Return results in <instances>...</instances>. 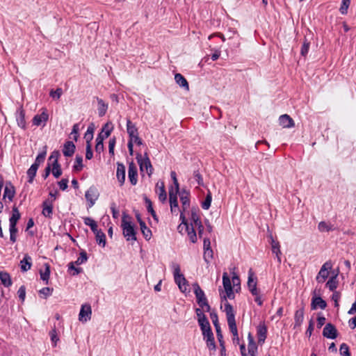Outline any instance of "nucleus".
Here are the masks:
<instances>
[{
  "instance_id": "obj_36",
  "label": "nucleus",
  "mask_w": 356,
  "mask_h": 356,
  "mask_svg": "<svg viewBox=\"0 0 356 356\" xmlns=\"http://www.w3.org/2000/svg\"><path fill=\"white\" fill-rule=\"evenodd\" d=\"M95 127L94 124L92 123L88 127V129L84 135V138L86 140V145H91L90 142L93 138V133H94Z\"/></svg>"
},
{
  "instance_id": "obj_28",
  "label": "nucleus",
  "mask_w": 356,
  "mask_h": 356,
  "mask_svg": "<svg viewBox=\"0 0 356 356\" xmlns=\"http://www.w3.org/2000/svg\"><path fill=\"white\" fill-rule=\"evenodd\" d=\"M175 80L180 87L184 88L186 90H189L188 83L182 74L179 73L175 74Z\"/></svg>"
},
{
  "instance_id": "obj_6",
  "label": "nucleus",
  "mask_w": 356,
  "mask_h": 356,
  "mask_svg": "<svg viewBox=\"0 0 356 356\" xmlns=\"http://www.w3.org/2000/svg\"><path fill=\"white\" fill-rule=\"evenodd\" d=\"M248 287L252 295H257V292H260L259 289H257V277L255 275L253 270L250 268L248 270Z\"/></svg>"
},
{
  "instance_id": "obj_47",
  "label": "nucleus",
  "mask_w": 356,
  "mask_h": 356,
  "mask_svg": "<svg viewBox=\"0 0 356 356\" xmlns=\"http://www.w3.org/2000/svg\"><path fill=\"white\" fill-rule=\"evenodd\" d=\"M318 230L321 232H330L334 229L332 225L327 224L324 221H321L318 225Z\"/></svg>"
},
{
  "instance_id": "obj_39",
  "label": "nucleus",
  "mask_w": 356,
  "mask_h": 356,
  "mask_svg": "<svg viewBox=\"0 0 356 356\" xmlns=\"http://www.w3.org/2000/svg\"><path fill=\"white\" fill-rule=\"evenodd\" d=\"M191 243H195L197 241V234L194 229L193 223H191V226H188V229H186Z\"/></svg>"
},
{
  "instance_id": "obj_54",
  "label": "nucleus",
  "mask_w": 356,
  "mask_h": 356,
  "mask_svg": "<svg viewBox=\"0 0 356 356\" xmlns=\"http://www.w3.org/2000/svg\"><path fill=\"white\" fill-rule=\"evenodd\" d=\"M49 336L54 346H56L57 341H59V338L58 337L57 331L55 327L49 332Z\"/></svg>"
},
{
  "instance_id": "obj_63",
  "label": "nucleus",
  "mask_w": 356,
  "mask_h": 356,
  "mask_svg": "<svg viewBox=\"0 0 356 356\" xmlns=\"http://www.w3.org/2000/svg\"><path fill=\"white\" fill-rule=\"evenodd\" d=\"M63 93V90L61 88H58L56 90H51L50 92V96L55 99H59Z\"/></svg>"
},
{
  "instance_id": "obj_56",
  "label": "nucleus",
  "mask_w": 356,
  "mask_h": 356,
  "mask_svg": "<svg viewBox=\"0 0 356 356\" xmlns=\"http://www.w3.org/2000/svg\"><path fill=\"white\" fill-rule=\"evenodd\" d=\"M195 314L197 317V321L202 322V318H204L205 321L208 320L206 315L204 314L202 308H196L195 309Z\"/></svg>"
},
{
  "instance_id": "obj_32",
  "label": "nucleus",
  "mask_w": 356,
  "mask_h": 356,
  "mask_svg": "<svg viewBox=\"0 0 356 356\" xmlns=\"http://www.w3.org/2000/svg\"><path fill=\"white\" fill-rule=\"evenodd\" d=\"M10 186L6 184L4 190L3 198L8 197L10 201H12L15 194V191L14 186L9 183Z\"/></svg>"
},
{
  "instance_id": "obj_58",
  "label": "nucleus",
  "mask_w": 356,
  "mask_h": 356,
  "mask_svg": "<svg viewBox=\"0 0 356 356\" xmlns=\"http://www.w3.org/2000/svg\"><path fill=\"white\" fill-rule=\"evenodd\" d=\"M60 156V153L59 150H54L51 152L50 156L49 157L48 161H51L53 160L52 162H58V159Z\"/></svg>"
},
{
  "instance_id": "obj_42",
  "label": "nucleus",
  "mask_w": 356,
  "mask_h": 356,
  "mask_svg": "<svg viewBox=\"0 0 356 356\" xmlns=\"http://www.w3.org/2000/svg\"><path fill=\"white\" fill-rule=\"evenodd\" d=\"M140 230L146 240H149L152 237V231L147 227L145 222L140 225Z\"/></svg>"
},
{
  "instance_id": "obj_34",
  "label": "nucleus",
  "mask_w": 356,
  "mask_h": 356,
  "mask_svg": "<svg viewBox=\"0 0 356 356\" xmlns=\"http://www.w3.org/2000/svg\"><path fill=\"white\" fill-rule=\"evenodd\" d=\"M337 274L332 276L326 283V286L331 291H334L338 287Z\"/></svg>"
},
{
  "instance_id": "obj_52",
  "label": "nucleus",
  "mask_w": 356,
  "mask_h": 356,
  "mask_svg": "<svg viewBox=\"0 0 356 356\" xmlns=\"http://www.w3.org/2000/svg\"><path fill=\"white\" fill-rule=\"evenodd\" d=\"M350 4V0H342L339 11L342 15H346L348 7Z\"/></svg>"
},
{
  "instance_id": "obj_17",
  "label": "nucleus",
  "mask_w": 356,
  "mask_h": 356,
  "mask_svg": "<svg viewBox=\"0 0 356 356\" xmlns=\"http://www.w3.org/2000/svg\"><path fill=\"white\" fill-rule=\"evenodd\" d=\"M176 189L172 186L169 189V202L170 205L171 212H175V209L178 208L177 193Z\"/></svg>"
},
{
  "instance_id": "obj_26",
  "label": "nucleus",
  "mask_w": 356,
  "mask_h": 356,
  "mask_svg": "<svg viewBox=\"0 0 356 356\" xmlns=\"http://www.w3.org/2000/svg\"><path fill=\"white\" fill-rule=\"evenodd\" d=\"M127 131L129 137V140L133 141V136L138 135V128L129 119L127 120Z\"/></svg>"
},
{
  "instance_id": "obj_62",
  "label": "nucleus",
  "mask_w": 356,
  "mask_h": 356,
  "mask_svg": "<svg viewBox=\"0 0 356 356\" xmlns=\"http://www.w3.org/2000/svg\"><path fill=\"white\" fill-rule=\"evenodd\" d=\"M17 294L19 298L22 300V302L24 301L26 296V288L24 285L21 286L17 291Z\"/></svg>"
},
{
  "instance_id": "obj_64",
  "label": "nucleus",
  "mask_w": 356,
  "mask_h": 356,
  "mask_svg": "<svg viewBox=\"0 0 356 356\" xmlns=\"http://www.w3.org/2000/svg\"><path fill=\"white\" fill-rule=\"evenodd\" d=\"M53 288L44 287L39 291V293L40 294L44 295V298H47V296H51V293L53 292Z\"/></svg>"
},
{
  "instance_id": "obj_12",
  "label": "nucleus",
  "mask_w": 356,
  "mask_h": 356,
  "mask_svg": "<svg viewBox=\"0 0 356 356\" xmlns=\"http://www.w3.org/2000/svg\"><path fill=\"white\" fill-rule=\"evenodd\" d=\"M15 118L16 121L17 123V125L22 128L23 130H26V122L25 120V111L22 106H20L15 113Z\"/></svg>"
},
{
  "instance_id": "obj_22",
  "label": "nucleus",
  "mask_w": 356,
  "mask_h": 356,
  "mask_svg": "<svg viewBox=\"0 0 356 356\" xmlns=\"http://www.w3.org/2000/svg\"><path fill=\"white\" fill-rule=\"evenodd\" d=\"M279 123L284 128H292L295 126L293 120L287 114L280 116Z\"/></svg>"
},
{
  "instance_id": "obj_8",
  "label": "nucleus",
  "mask_w": 356,
  "mask_h": 356,
  "mask_svg": "<svg viewBox=\"0 0 356 356\" xmlns=\"http://www.w3.org/2000/svg\"><path fill=\"white\" fill-rule=\"evenodd\" d=\"M193 288L194 293L196 297L197 303L200 307H202L204 302H207L208 300L205 296L204 292L202 290L197 282L193 284Z\"/></svg>"
},
{
  "instance_id": "obj_44",
  "label": "nucleus",
  "mask_w": 356,
  "mask_h": 356,
  "mask_svg": "<svg viewBox=\"0 0 356 356\" xmlns=\"http://www.w3.org/2000/svg\"><path fill=\"white\" fill-rule=\"evenodd\" d=\"M198 324L200 327L202 335L211 330L209 320L205 321L204 318H202V322H199Z\"/></svg>"
},
{
  "instance_id": "obj_41",
  "label": "nucleus",
  "mask_w": 356,
  "mask_h": 356,
  "mask_svg": "<svg viewBox=\"0 0 356 356\" xmlns=\"http://www.w3.org/2000/svg\"><path fill=\"white\" fill-rule=\"evenodd\" d=\"M83 168V158L80 155H76L75 158V164L73 166V170L76 172H80Z\"/></svg>"
},
{
  "instance_id": "obj_50",
  "label": "nucleus",
  "mask_w": 356,
  "mask_h": 356,
  "mask_svg": "<svg viewBox=\"0 0 356 356\" xmlns=\"http://www.w3.org/2000/svg\"><path fill=\"white\" fill-rule=\"evenodd\" d=\"M159 199L161 202H165L167 199V194L163 182H161V186L159 187Z\"/></svg>"
},
{
  "instance_id": "obj_9",
  "label": "nucleus",
  "mask_w": 356,
  "mask_h": 356,
  "mask_svg": "<svg viewBox=\"0 0 356 356\" xmlns=\"http://www.w3.org/2000/svg\"><path fill=\"white\" fill-rule=\"evenodd\" d=\"M99 197V192L95 186H90L86 192L85 197L89 202V207H92Z\"/></svg>"
},
{
  "instance_id": "obj_57",
  "label": "nucleus",
  "mask_w": 356,
  "mask_h": 356,
  "mask_svg": "<svg viewBox=\"0 0 356 356\" xmlns=\"http://www.w3.org/2000/svg\"><path fill=\"white\" fill-rule=\"evenodd\" d=\"M193 177L195 179V180L199 186L204 185L202 177L198 170H194Z\"/></svg>"
},
{
  "instance_id": "obj_33",
  "label": "nucleus",
  "mask_w": 356,
  "mask_h": 356,
  "mask_svg": "<svg viewBox=\"0 0 356 356\" xmlns=\"http://www.w3.org/2000/svg\"><path fill=\"white\" fill-rule=\"evenodd\" d=\"M39 167L37 166V164H32L31 167L27 170V176H28V182L29 184H32L33 179L35 177L36 172L38 171Z\"/></svg>"
},
{
  "instance_id": "obj_37",
  "label": "nucleus",
  "mask_w": 356,
  "mask_h": 356,
  "mask_svg": "<svg viewBox=\"0 0 356 356\" xmlns=\"http://www.w3.org/2000/svg\"><path fill=\"white\" fill-rule=\"evenodd\" d=\"M95 234V238L97 243L99 245H102V247H104L106 245V235L102 230H97L96 232H94Z\"/></svg>"
},
{
  "instance_id": "obj_25",
  "label": "nucleus",
  "mask_w": 356,
  "mask_h": 356,
  "mask_svg": "<svg viewBox=\"0 0 356 356\" xmlns=\"http://www.w3.org/2000/svg\"><path fill=\"white\" fill-rule=\"evenodd\" d=\"M304 306L296 311L294 314V328L298 327L302 325L304 319Z\"/></svg>"
},
{
  "instance_id": "obj_48",
  "label": "nucleus",
  "mask_w": 356,
  "mask_h": 356,
  "mask_svg": "<svg viewBox=\"0 0 356 356\" xmlns=\"http://www.w3.org/2000/svg\"><path fill=\"white\" fill-rule=\"evenodd\" d=\"M212 201V195L210 191L207 194L204 200L202 202V207L203 209L207 210L211 207Z\"/></svg>"
},
{
  "instance_id": "obj_20",
  "label": "nucleus",
  "mask_w": 356,
  "mask_h": 356,
  "mask_svg": "<svg viewBox=\"0 0 356 356\" xmlns=\"http://www.w3.org/2000/svg\"><path fill=\"white\" fill-rule=\"evenodd\" d=\"M116 177L120 186H123L125 181V166L123 163L120 162L117 163Z\"/></svg>"
},
{
  "instance_id": "obj_53",
  "label": "nucleus",
  "mask_w": 356,
  "mask_h": 356,
  "mask_svg": "<svg viewBox=\"0 0 356 356\" xmlns=\"http://www.w3.org/2000/svg\"><path fill=\"white\" fill-rule=\"evenodd\" d=\"M222 284L225 289L232 286L230 278L226 272L222 274Z\"/></svg>"
},
{
  "instance_id": "obj_61",
  "label": "nucleus",
  "mask_w": 356,
  "mask_h": 356,
  "mask_svg": "<svg viewBox=\"0 0 356 356\" xmlns=\"http://www.w3.org/2000/svg\"><path fill=\"white\" fill-rule=\"evenodd\" d=\"M204 259L206 263L209 264V260L210 259H212L213 258V250L211 248H210L209 250L206 251L204 250Z\"/></svg>"
},
{
  "instance_id": "obj_13",
  "label": "nucleus",
  "mask_w": 356,
  "mask_h": 356,
  "mask_svg": "<svg viewBox=\"0 0 356 356\" xmlns=\"http://www.w3.org/2000/svg\"><path fill=\"white\" fill-rule=\"evenodd\" d=\"M92 309L89 304H84L81 306L79 315V320L82 322H86L91 318Z\"/></svg>"
},
{
  "instance_id": "obj_49",
  "label": "nucleus",
  "mask_w": 356,
  "mask_h": 356,
  "mask_svg": "<svg viewBox=\"0 0 356 356\" xmlns=\"http://www.w3.org/2000/svg\"><path fill=\"white\" fill-rule=\"evenodd\" d=\"M309 47H310V42L308 41V40L306 38H305V40H304V42H303V44L302 45L301 50H300V54L302 56L305 57L307 55L309 49Z\"/></svg>"
},
{
  "instance_id": "obj_4",
  "label": "nucleus",
  "mask_w": 356,
  "mask_h": 356,
  "mask_svg": "<svg viewBox=\"0 0 356 356\" xmlns=\"http://www.w3.org/2000/svg\"><path fill=\"white\" fill-rule=\"evenodd\" d=\"M136 159H137V161L140 165V170L143 171V169L145 168L148 175L150 176L153 173V167L147 154L145 152V158L143 159L142 155L138 153L136 154Z\"/></svg>"
},
{
  "instance_id": "obj_59",
  "label": "nucleus",
  "mask_w": 356,
  "mask_h": 356,
  "mask_svg": "<svg viewBox=\"0 0 356 356\" xmlns=\"http://www.w3.org/2000/svg\"><path fill=\"white\" fill-rule=\"evenodd\" d=\"M210 317H211V319L213 322V324L214 325V327H216V326H220V323H219V321H218V314L216 312L213 311L210 313Z\"/></svg>"
},
{
  "instance_id": "obj_38",
  "label": "nucleus",
  "mask_w": 356,
  "mask_h": 356,
  "mask_svg": "<svg viewBox=\"0 0 356 356\" xmlns=\"http://www.w3.org/2000/svg\"><path fill=\"white\" fill-rule=\"evenodd\" d=\"M21 215L17 207L13 208L12 216L9 219L10 225H17V221L19 220Z\"/></svg>"
},
{
  "instance_id": "obj_14",
  "label": "nucleus",
  "mask_w": 356,
  "mask_h": 356,
  "mask_svg": "<svg viewBox=\"0 0 356 356\" xmlns=\"http://www.w3.org/2000/svg\"><path fill=\"white\" fill-rule=\"evenodd\" d=\"M128 177L133 186L136 185L138 181V170L136 164L133 161L129 163Z\"/></svg>"
},
{
  "instance_id": "obj_10",
  "label": "nucleus",
  "mask_w": 356,
  "mask_h": 356,
  "mask_svg": "<svg viewBox=\"0 0 356 356\" xmlns=\"http://www.w3.org/2000/svg\"><path fill=\"white\" fill-rule=\"evenodd\" d=\"M323 336L327 339H334L338 336V331L333 324L329 323L323 328Z\"/></svg>"
},
{
  "instance_id": "obj_19",
  "label": "nucleus",
  "mask_w": 356,
  "mask_h": 356,
  "mask_svg": "<svg viewBox=\"0 0 356 356\" xmlns=\"http://www.w3.org/2000/svg\"><path fill=\"white\" fill-rule=\"evenodd\" d=\"M269 238H270V245H271V250H272V252L273 253L275 254H276V257H277V261L279 264L281 263V257H280V255L282 254V252H281V250H280V243L279 241H275L274 238H273V235L270 234V236H269Z\"/></svg>"
},
{
  "instance_id": "obj_31",
  "label": "nucleus",
  "mask_w": 356,
  "mask_h": 356,
  "mask_svg": "<svg viewBox=\"0 0 356 356\" xmlns=\"http://www.w3.org/2000/svg\"><path fill=\"white\" fill-rule=\"evenodd\" d=\"M199 211H200V209L198 207H193L191 209V223H193V226L202 222L200 217L198 214Z\"/></svg>"
},
{
  "instance_id": "obj_11",
  "label": "nucleus",
  "mask_w": 356,
  "mask_h": 356,
  "mask_svg": "<svg viewBox=\"0 0 356 356\" xmlns=\"http://www.w3.org/2000/svg\"><path fill=\"white\" fill-rule=\"evenodd\" d=\"M268 328L264 322H261L257 327L258 343L262 345L267 337Z\"/></svg>"
},
{
  "instance_id": "obj_24",
  "label": "nucleus",
  "mask_w": 356,
  "mask_h": 356,
  "mask_svg": "<svg viewBox=\"0 0 356 356\" xmlns=\"http://www.w3.org/2000/svg\"><path fill=\"white\" fill-rule=\"evenodd\" d=\"M76 146L72 141L67 140L64 143L63 153L65 156H72L75 152Z\"/></svg>"
},
{
  "instance_id": "obj_45",
  "label": "nucleus",
  "mask_w": 356,
  "mask_h": 356,
  "mask_svg": "<svg viewBox=\"0 0 356 356\" xmlns=\"http://www.w3.org/2000/svg\"><path fill=\"white\" fill-rule=\"evenodd\" d=\"M40 274L41 280H43V281H45L46 284H48V280H49V276H50V266H49V265L46 264H45V270L44 272L40 270Z\"/></svg>"
},
{
  "instance_id": "obj_3",
  "label": "nucleus",
  "mask_w": 356,
  "mask_h": 356,
  "mask_svg": "<svg viewBox=\"0 0 356 356\" xmlns=\"http://www.w3.org/2000/svg\"><path fill=\"white\" fill-rule=\"evenodd\" d=\"M174 280L175 282L178 285L179 290L181 292H185L188 286V282L185 278L184 275L181 273L180 266L178 264L174 266Z\"/></svg>"
},
{
  "instance_id": "obj_5",
  "label": "nucleus",
  "mask_w": 356,
  "mask_h": 356,
  "mask_svg": "<svg viewBox=\"0 0 356 356\" xmlns=\"http://www.w3.org/2000/svg\"><path fill=\"white\" fill-rule=\"evenodd\" d=\"M332 268V263L331 261H327L321 266L316 280L318 283H323L329 276V270Z\"/></svg>"
},
{
  "instance_id": "obj_23",
  "label": "nucleus",
  "mask_w": 356,
  "mask_h": 356,
  "mask_svg": "<svg viewBox=\"0 0 356 356\" xmlns=\"http://www.w3.org/2000/svg\"><path fill=\"white\" fill-rule=\"evenodd\" d=\"M327 302L320 296H314L312 299L311 308L312 310L316 309L318 307L321 309H325Z\"/></svg>"
},
{
  "instance_id": "obj_55",
  "label": "nucleus",
  "mask_w": 356,
  "mask_h": 356,
  "mask_svg": "<svg viewBox=\"0 0 356 356\" xmlns=\"http://www.w3.org/2000/svg\"><path fill=\"white\" fill-rule=\"evenodd\" d=\"M339 353H340V355H341L342 356H350L349 347L345 343H343L342 344H341L340 348H339Z\"/></svg>"
},
{
  "instance_id": "obj_40",
  "label": "nucleus",
  "mask_w": 356,
  "mask_h": 356,
  "mask_svg": "<svg viewBox=\"0 0 356 356\" xmlns=\"http://www.w3.org/2000/svg\"><path fill=\"white\" fill-rule=\"evenodd\" d=\"M52 167V174L55 178H58L62 175V170L60 165L58 162H52L51 168Z\"/></svg>"
},
{
  "instance_id": "obj_30",
  "label": "nucleus",
  "mask_w": 356,
  "mask_h": 356,
  "mask_svg": "<svg viewBox=\"0 0 356 356\" xmlns=\"http://www.w3.org/2000/svg\"><path fill=\"white\" fill-rule=\"evenodd\" d=\"M0 280L5 287H9L13 284L10 274L5 271L0 272Z\"/></svg>"
},
{
  "instance_id": "obj_51",
  "label": "nucleus",
  "mask_w": 356,
  "mask_h": 356,
  "mask_svg": "<svg viewBox=\"0 0 356 356\" xmlns=\"http://www.w3.org/2000/svg\"><path fill=\"white\" fill-rule=\"evenodd\" d=\"M87 260H88L87 253H86V252L85 250H82L80 252L79 257L75 261V264H76V265L79 266V265H81V264H83Z\"/></svg>"
},
{
  "instance_id": "obj_35",
  "label": "nucleus",
  "mask_w": 356,
  "mask_h": 356,
  "mask_svg": "<svg viewBox=\"0 0 356 356\" xmlns=\"http://www.w3.org/2000/svg\"><path fill=\"white\" fill-rule=\"evenodd\" d=\"M144 200H145V204L147 206V211L149 213H150V214L152 215L154 220H155L156 221L158 222L159 221L158 217H157V215H156L155 211L153 209L152 201L146 196L144 197Z\"/></svg>"
},
{
  "instance_id": "obj_18",
  "label": "nucleus",
  "mask_w": 356,
  "mask_h": 356,
  "mask_svg": "<svg viewBox=\"0 0 356 356\" xmlns=\"http://www.w3.org/2000/svg\"><path fill=\"white\" fill-rule=\"evenodd\" d=\"M53 201L54 200H50L47 199V200H45L42 204V213L46 218H51L52 216L53 208H54Z\"/></svg>"
},
{
  "instance_id": "obj_60",
  "label": "nucleus",
  "mask_w": 356,
  "mask_h": 356,
  "mask_svg": "<svg viewBox=\"0 0 356 356\" xmlns=\"http://www.w3.org/2000/svg\"><path fill=\"white\" fill-rule=\"evenodd\" d=\"M116 139L115 137L112 138L109 140L108 143V152L111 155H114V147L115 145Z\"/></svg>"
},
{
  "instance_id": "obj_2",
  "label": "nucleus",
  "mask_w": 356,
  "mask_h": 356,
  "mask_svg": "<svg viewBox=\"0 0 356 356\" xmlns=\"http://www.w3.org/2000/svg\"><path fill=\"white\" fill-rule=\"evenodd\" d=\"M225 312L226 313L229 329L233 335H236V333H238V330L235 320V313L233 307L228 302L225 303Z\"/></svg>"
},
{
  "instance_id": "obj_16",
  "label": "nucleus",
  "mask_w": 356,
  "mask_h": 356,
  "mask_svg": "<svg viewBox=\"0 0 356 356\" xmlns=\"http://www.w3.org/2000/svg\"><path fill=\"white\" fill-rule=\"evenodd\" d=\"M111 135V130H108L104 133V135L102 136V134H98L96 138V145H95V152L97 154H101L104 149V140L107 138Z\"/></svg>"
},
{
  "instance_id": "obj_43",
  "label": "nucleus",
  "mask_w": 356,
  "mask_h": 356,
  "mask_svg": "<svg viewBox=\"0 0 356 356\" xmlns=\"http://www.w3.org/2000/svg\"><path fill=\"white\" fill-rule=\"evenodd\" d=\"M83 221L85 225L90 226L92 232H96L97 231V222L90 217H86L83 218Z\"/></svg>"
},
{
  "instance_id": "obj_7",
  "label": "nucleus",
  "mask_w": 356,
  "mask_h": 356,
  "mask_svg": "<svg viewBox=\"0 0 356 356\" xmlns=\"http://www.w3.org/2000/svg\"><path fill=\"white\" fill-rule=\"evenodd\" d=\"M42 113L40 114L35 115L33 120V124L37 127L42 126L44 127L47 122L49 120V113L47 109L46 108H43L42 109Z\"/></svg>"
},
{
  "instance_id": "obj_21",
  "label": "nucleus",
  "mask_w": 356,
  "mask_h": 356,
  "mask_svg": "<svg viewBox=\"0 0 356 356\" xmlns=\"http://www.w3.org/2000/svg\"><path fill=\"white\" fill-rule=\"evenodd\" d=\"M180 200L182 204L183 211H186L190 207V193L183 188L179 193Z\"/></svg>"
},
{
  "instance_id": "obj_15",
  "label": "nucleus",
  "mask_w": 356,
  "mask_h": 356,
  "mask_svg": "<svg viewBox=\"0 0 356 356\" xmlns=\"http://www.w3.org/2000/svg\"><path fill=\"white\" fill-rule=\"evenodd\" d=\"M204 339L206 341L207 348L210 351L215 352L216 350V345L215 342L214 335L212 330H209L204 334L202 335Z\"/></svg>"
},
{
  "instance_id": "obj_1",
  "label": "nucleus",
  "mask_w": 356,
  "mask_h": 356,
  "mask_svg": "<svg viewBox=\"0 0 356 356\" xmlns=\"http://www.w3.org/2000/svg\"><path fill=\"white\" fill-rule=\"evenodd\" d=\"M131 217L126 213H123L121 227L123 230V235L127 241H136V231L134 225L129 220Z\"/></svg>"
},
{
  "instance_id": "obj_27",
  "label": "nucleus",
  "mask_w": 356,
  "mask_h": 356,
  "mask_svg": "<svg viewBox=\"0 0 356 356\" xmlns=\"http://www.w3.org/2000/svg\"><path fill=\"white\" fill-rule=\"evenodd\" d=\"M31 257L29 254H25L23 259L20 261V268L22 271L26 272L31 269L32 266Z\"/></svg>"
},
{
  "instance_id": "obj_46",
  "label": "nucleus",
  "mask_w": 356,
  "mask_h": 356,
  "mask_svg": "<svg viewBox=\"0 0 356 356\" xmlns=\"http://www.w3.org/2000/svg\"><path fill=\"white\" fill-rule=\"evenodd\" d=\"M47 154V146L44 147V151L40 152L36 157L35 162L33 164H37V166L39 167L40 163H43Z\"/></svg>"
},
{
  "instance_id": "obj_29",
  "label": "nucleus",
  "mask_w": 356,
  "mask_h": 356,
  "mask_svg": "<svg viewBox=\"0 0 356 356\" xmlns=\"http://www.w3.org/2000/svg\"><path fill=\"white\" fill-rule=\"evenodd\" d=\"M97 101L98 104V115L99 117H103L107 111L108 105L102 99L99 97H97Z\"/></svg>"
}]
</instances>
